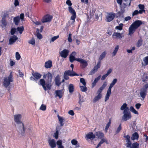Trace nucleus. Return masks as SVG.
Instances as JSON below:
<instances>
[{
    "instance_id": "13",
    "label": "nucleus",
    "mask_w": 148,
    "mask_h": 148,
    "mask_svg": "<svg viewBox=\"0 0 148 148\" xmlns=\"http://www.w3.org/2000/svg\"><path fill=\"white\" fill-rule=\"evenodd\" d=\"M77 61L80 62L82 64V68H85L88 65L86 61L83 59L79 58L78 60H77Z\"/></svg>"
},
{
    "instance_id": "1",
    "label": "nucleus",
    "mask_w": 148,
    "mask_h": 148,
    "mask_svg": "<svg viewBox=\"0 0 148 148\" xmlns=\"http://www.w3.org/2000/svg\"><path fill=\"white\" fill-rule=\"evenodd\" d=\"M53 76L50 74H49L48 79L46 83L45 81L43 79H41L39 81L40 84L41 85L44 90L46 91L47 89L50 90L51 89L52 85L51 84Z\"/></svg>"
},
{
    "instance_id": "63",
    "label": "nucleus",
    "mask_w": 148,
    "mask_h": 148,
    "mask_svg": "<svg viewBox=\"0 0 148 148\" xmlns=\"http://www.w3.org/2000/svg\"><path fill=\"white\" fill-rule=\"evenodd\" d=\"M62 141L61 140H59L57 141L56 142L57 145L59 146H62Z\"/></svg>"
},
{
    "instance_id": "41",
    "label": "nucleus",
    "mask_w": 148,
    "mask_h": 148,
    "mask_svg": "<svg viewBox=\"0 0 148 148\" xmlns=\"http://www.w3.org/2000/svg\"><path fill=\"white\" fill-rule=\"evenodd\" d=\"M79 102H78V103L80 104V105H81L82 104V102H83L84 101V99H83V97H82L81 96V95H79Z\"/></svg>"
},
{
    "instance_id": "24",
    "label": "nucleus",
    "mask_w": 148,
    "mask_h": 148,
    "mask_svg": "<svg viewBox=\"0 0 148 148\" xmlns=\"http://www.w3.org/2000/svg\"><path fill=\"white\" fill-rule=\"evenodd\" d=\"M98 95L96 96L93 99V103H96L97 101H98L99 100L101 99L102 97V94H100L99 93H97Z\"/></svg>"
},
{
    "instance_id": "34",
    "label": "nucleus",
    "mask_w": 148,
    "mask_h": 148,
    "mask_svg": "<svg viewBox=\"0 0 148 148\" xmlns=\"http://www.w3.org/2000/svg\"><path fill=\"white\" fill-rule=\"evenodd\" d=\"M36 32H37V38L39 39H42V36L41 34L39 33V29L38 28H37V29Z\"/></svg>"
},
{
    "instance_id": "61",
    "label": "nucleus",
    "mask_w": 148,
    "mask_h": 148,
    "mask_svg": "<svg viewBox=\"0 0 148 148\" xmlns=\"http://www.w3.org/2000/svg\"><path fill=\"white\" fill-rule=\"evenodd\" d=\"M138 7L140 10H144L145 6L143 5L139 4L138 5Z\"/></svg>"
},
{
    "instance_id": "40",
    "label": "nucleus",
    "mask_w": 148,
    "mask_h": 148,
    "mask_svg": "<svg viewBox=\"0 0 148 148\" xmlns=\"http://www.w3.org/2000/svg\"><path fill=\"white\" fill-rule=\"evenodd\" d=\"M105 140L104 138H102L99 143L97 145L96 148H98L99 146H100L101 144H102L103 143L105 142Z\"/></svg>"
},
{
    "instance_id": "6",
    "label": "nucleus",
    "mask_w": 148,
    "mask_h": 148,
    "mask_svg": "<svg viewBox=\"0 0 148 148\" xmlns=\"http://www.w3.org/2000/svg\"><path fill=\"white\" fill-rule=\"evenodd\" d=\"M24 14L23 13H21L20 16H17L15 17L14 18L13 22L16 25H18L19 23L20 19H21L22 21H23L24 20Z\"/></svg>"
},
{
    "instance_id": "26",
    "label": "nucleus",
    "mask_w": 148,
    "mask_h": 148,
    "mask_svg": "<svg viewBox=\"0 0 148 148\" xmlns=\"http://www.w3.org/2000/svg\"><path fill=\"white\" fill-rule=\"evenodd\" d=\"M95 135L92 132H90L86 135V138L88 139H93L95 138Z\"/></svg>"
},
{
    "instance_id": "49",
    "label": "nucleus",
    "mask_w": 148,
    "mask_h": 148,
    "mask_svg": "<svg viewBox=\"0 0 148 148\" xmlns=\"http://www.w3.org/2000/svg\"><path fill=\"white\" fill-rule=\"evenodd\" d=\"M111 94L107 92V93L105 96V101H106L109 99Z\"/></svg>"
},
{
    "instance_id": "11",
    "label": "nucleus",
    "mask_w": 148,
    "mask_h": 148,
    "mask_svg": "<svg viewBox=\"0 0 148 148\" xmlns=\"http://www.w3.org/2000/svg\"><path fill=\"white\" fill-rule=\"evenodd\" d=\"M75 52L73 51L72 52V53L69 56V61L73 63L74 60H76L77 61V60H78L79 58H75Z\"/></svg>"
},
{
    "instance_id": "60",
    "label": "nucleus",
    "mask_w": 148,
    "mask_h": 148,
    "mask_svg": "<svg viewBox=\"0 0 148 148\" xmlns=\"http://www.w3.org/2000/svg\"><path fill=\"white\" fill-rule=\"evenodd\" d=\"M72 34H69V37L68 38V41L70 42H72V39L71 38V36Z\"/></svg>"
},
{
    "instance_id": "53",
    "label": "nucleus",
    "mask_w": 148,
    "mask_h": 148,
    "mask_svg": "<svg viewBox=\"0 0 148 148\" xmlns=\"http://www.w3.org/2000/svg\"><path fill=\"white\" fill-rule=\"evenodd\" d=\"M124 137L126 139L127 143L131 142L130 139V137L129 135L124 136Z\"/></svg>"
},
{
    "instance_id": "15",
    "label": "nucleus",
    "mask_w": 148,
    "mask_h": 148,
    "mask_svg": "<svg viewBox=\"0 0 148 148\" xmlns=\"http://www.w3.org/2000/svg\"><path fill=\"white\" fill-rule=\"evenodd\" d=\"M101 65L98 64H97L95 66L93 69L90 72L89 75H92L94 74L98 70V69L99 68Z\"/></svg>"
},
{
    "instance_id": "37",
    "label": "nucleus",
    "mask_w": 148,
    "mask_h": 148,
    "mask_svg": "<svg viewBox=\"0 0 148 148\" xmlns=\"http://www.w3.org/2000/svg\"><path fill=\"white\" fill-rule=\"evenodd\" d=\"M24 29V28L23 26H21V27H18L17 28V30L19 32L20 34H21L22 32L23 31Z\"/></svg>"
},
{
    "instance_id": "20",
    "label": "nucleus",
    "mask_w": 148,
    "mask_h": 148,
    "mask_svg": "<svg viewBox=\"0 0 148 148\" xmlns=\"http://www.w3.org/2000/svg\"><path fill=\"white\" fill-rule=\"evenodd\" d=\"M60 78L59 75H57L55 78V84L58 86H59L61 84L60 82Z\"/></svg>"
},
{
    "instance_id": "47",
    "label": "nucleus",
    "mask_w": 148,
    "mask_h": 148,
    "mask_svg": "<svg viewBox=\"0 0 148 148\" xmlns=\"http://www.w3.org/2000/svg\"><path fill=\"white\" fill-rule=\"evenodd\" d=\"M28 42L29 44L32 45H34L35 44V41L34 39L33 38H32L31 40L28 41Z\"/></svg>"
},
{
    "instance_id": "32",
    "label": "nucleus",
    "mask_w": 148,
    "mask_h": 148,
    "mask_svg": "<svg viewBox=\"0 0 148 148\" xmlns=\"http://www.w3.org/2000/svg\"><path fill=\"white\" fill-rule=\"evenodd\" d=\"M111 119H110L109 120V122L107 124L106 127L105 129V131L106 132H107L108 131V130L110 127V124H111Z\"/></svg>"
},
{
    "instance_id": "55",
    "label": "nucleus",
    "mask_w": 148,
    "mask_h": 148,
    "mask_svg": "<svg viewBox=\"0 0 148 148\" xmlns=\"http://www.w3.org/2000/svg\"><path fill=\"white\" fill-rule=\"evenodd\" d=\"M16 58L17 60H20L21 58V56L18 52L16 53Z\"/></svg>"
},
{
    "instance_id": "7",
    "label": "nucleus",
    "mask_w": 148,
    "mask_h": 148,
    "mask_svg": "<svg viewBox=\"0 0 148 148\" xmlns=\"http://www.w3.org/2000/svg\"><path fill=\"white\" fill-rule=\"evenodd\" d=\"M123 115L122 118V120L123 121H126L129 120L132 117V115L130 112L129 111L123 112Z\"/></svg>"
},
{
    "instance_id": "64",
    "label": "nucleus",
    "mask_w": 148,
    "mask_h": 148,
    "mask_svg": "<svg viewBox=\"0 0 148 148\" xmlns=\"http://www.w3.org/2000/svg\"><path fill=\"white\" fill-rule=\"evenodd\" d=\"M141 106V104L140 103H136V104L135 107H136V108L137 109H138L140 108Z\"/></svg>"
},
{
    "instance_id": "17",
    "label": "nucleus",
    "mask_w": 148,
    "mask_h": 148,
    "mask_svg": "<svg viewBox=\"0 0 148 148\" xmlns=\"http://www.w3.org/2000/svg\"><path fill=\"white\" fill-rule=\"evenodd\" d=\"M48 143L51 148H54L56 147V144L55 140L54 139H51V138H49Z\"/></svg>"
},
{
    "instance_id": "56",
    "label": "nucleus",
    "mask_w": 148,
    "mask_h": 148,
    "mask_svg": "<svg viewBox=\"0 0 148 148\" xmlns=\"http://www.w3.org/2000/svg\"><path fill=\"white\" fill-rule=\"evenodd\" d=\"M121 124H120L119 125L118 127L117 128V129L116 132V134H117L118 133H119L120 132V130H121Z\"/></svg>"
},
{
    "instance_id": "12",
    "label": "nucleus",
    "mask_w": 148,
    "mask_h": 148,
    "mask_svg": "<svg viewBox=\"0 0 148 148\" xmlns=\"http://www.w3.org/2000/svg\"><path fill=\"white\" fill-rule=\"evenodd\" d=\"M69 51L66 49H64L60 53V56L62 58H65L68 55Z\"/></svg>"
},
{
    "instance_id": "30",
    "label": "nucleus",
    "mask_w": 148,
    "mask_h": 148,
    "mask_svg": "<svg viewBox=\"0 0 148 148\" xmlns=\"http://www.w3.org/2000/svg\"><path fill=\"white\" fill-rule=\"evenodd\" d=\"M68 89L70 93H73L74 90V87L73 85L71 84H69V86Z\"/></svg>"
},
{
    "instance_id": "36",
    "label": "nucleus",
    "mask_w": 148,
    "mask_h": 148,
    "mask_svg": "<svg viewBox=\"0 0 148 148\" xmlns=\"http://www.w3.org/2000/svg\"><path fill=\"white\" fill-rule=\"evenodd\" d=\"M56 132L54 133V137L56 139H58V135H59V131L58 130V127H56Z\"/></svg>"
},
{
    "instance_id": "5",
    "label": "nucleus",
    "mask_w": 148,
    "mask_h": 148,
    "mask_svg": "<svg viewBox=\"0 0 148 148\" xmlns=\"http://www.w3.org/2000/svg\"><path fill=\"white\" fill-rule=\"evenodd\" d=\"M14 120L17 124V129L22 126H23L24 124L22 122L20 121L21 118V115L20 114H18L14 116Z\"/></svg>"
},
{
    "instance_id": "10",
    "label": "nucleus",
    "mask_w": 148,
    "mask_h": 148,
    "mask_svg": "<svg viewBox=\"0 0 148 148\" xmlns=\"http://www.w3.org/2000/svg\"><path fill=\"white\" fill-rule=\"evenodd\" d=\"M64 73L68 76L73 77L75 76H79V75L74 72L73 70H69L65 71Z\"/></svg>"
},
{
    "instance_id": "42",
    "label": "nucleus",
    "mask_w": 148,
    "mask_h": 148,
    "mask_svg": "<svg viewBox=\"0 0 148 148\" xmlns=\"http://www.w3.org/2000/svg\"><path fill=\"white\" fill-rule=\"evenodd\" d=\"M143 61L145 63V65L146 66L148 65V56L145 57L143 59Z\"/></svg>"
},
{
    "instance_id": "21",
    "label": "nucleus",
    "mask_w": 148,
    "mask_h": 148,
    "mask_svg": "<svg viewBox=\"0 0 148 148\" xmlns=\"http://www.w3.org/2000/svg\"><path fill=\"white\" fill-rule=\"evenodd\" d=\"M112 36L114 38L121 39L122 38V36L121 33L118 32H114Z\"/></svg>"
},
{
    "instance_id": "28",
    "label": "nucleus",
    "mask_w": 148,
    "mask_h": 148,
    "mask_svg": "<svg viewBox=\"0 0 148 148\" xmlns=\"http://www.w3.org/2000/svg\"><path fill=\"white\" fill-rule=\"evenodd\" d=\"M139 138V135L137 132H135L132 135L131 137V139L133 140L135 139H138Z\"/></svg>"
},
{
    "instance_id": "2",
    "label": "nucleus",
    "mask_w": 148,
    "mask_h": 148,
    "mask_svg": "<svg viewBox=\"0 0 148 148\" xmlns=\"http://www.w3.org/2000/svg\"><path fill=\"white\" fill-rule=\"evenodd\" d=\"M32 128L31 127H25L24 125L23 126L20 127L17 131L22 136H25L26 134H27L31 135L32 133Z\"/></svg>"
},
{
    "instance_id": "58",
    "label": "nucleus",
    "mask_w": 148,
    "mask_h": 148,
    "mask_svg": "<svg viewBox=\"0 0 148 148\" xmlns=\"http://www.w3.org/2000/svg\"><path fill=\"white\" fill-rule=\"evenodd\" d=\"M59 37V36L58 35L56 36H54L53 37H52L51 39V40L50 41V42L51 43V41L54 42L55 40H56L57 39H58Z\"/></svg>"
},
{
    "instance_id": "25",
    "label": "nucleus",
    "mask_w": 148,
    "mask_h": 148,
    "mask_svg": "<svg viewBox=\"0 0 148 148\" xmlns=\"http://www.w3.org/2000/svg\"><path fill=\"white\" fill-rule=\"evenodd\" d=\"M52 66V62L51 60H48L45 63V66L46 68H50Z\"/></svg>"
},
{
    "instance_id": "39",
    "label": "nucleus",
    "mask_w": 148,
    "mask_h": 148,
    "mask_svg": "<svg viewBox=\"0 0 148 148\" xmlns=\"http://www.w3.org/2000/svg\"><path fill=\"white\" fill-rule=\"evenodd\" d=\"M101 14L100 13L99 11H97L96 12L95 16V18L96 20H97L98 19L99 16H100Z\"/></svg>"
},
{
    "instance_id": "4",
    "label": "nucleus",
    "mask_w": 148,
    "mask_h": 148,
    "mask_svg": "<svg viewBox=\"0 0 148 148\" xmlns=\"http://www.w3.org/2000/svg\"><path fill=\"white\" fill-rule=\"evenodd\" d=\"M3 84L4 87L7 88L10 86L11 82L14 81L13 77L12 72H11L8 77H4L3 79Z\"/></svg>"
},
{
    "instance_id": "45",
    "label": "nucleus",
    "mask_w": 148,
    "mask_h": 148,
    "mask_svg": "<svg viewBox=\"0 0 148 148\" xmlns=\"http://www.w3.org/2000/svg\"><path fill=\"white\" fill-rule=\"evenodd\" d=\"M107 82L106 81H105L103 83V85H102L101 87L100 88L103 90L107 86Z\"/></svg>"
},
{
    "instance_id": "57",
    "label": "nucleus",
    "mask_w": 148,
    "mask_h": 148,
    "mask_svg": "<svg viewBox=\"0 0 148 148\" xmlns=\"http://www.w3.org/2000/svg\"><path fill=\"white\" fill-rule=\"evenodd\" d=\"M71 143L73 145H77V143H78V141L74 139L71 140Z\"/></svg>"
},
{
    "instance_id": "31",
    "label": "nucleus",
    "mask_w": 148,
    "mask_h": 148,
    "mask_svg": "<svg viewBox=\"0 0 148 148\" xmlns=\"http://www.w3.org/2000/svg\"><path fill=\"white\" fill-rule=\"evenodd\" d=\"M57 116L58 118L59 121L60 122V125L61 126H63L64 124V123H63L64 119H63L59 115H58Z\"/></svg>"
},
{
    "instance_id": "54",
    "label": "nucleus",
    "mask_w": 148,
    "mask_h": 148,
    "mask_svg": "<svg viewBox=\"0 0 148 148\" xmlns=\"http://www.w3.org/2000/svg\"><path fill=\"white\" fill-rule=\"evenodd\" d=\"M142 40H138L137 43V46L139 47L142 45Z\"/></svg>"
},
{
    "instance_id": "46",
    "label": "nucleus",
    "mask_w": 148,
    "mask_h": 148,
    "mask_svg": "<svg viewBox=\"0 0 148 148\" xmlns=\"http://www.w3.org/2000/svg\"><path fill=\"white\" fill-rule=\"evenodd\" d=\"M107 82L106 81H105L103 83V85H102L101 87L100 88L103 90L107 86Z\"/></svg>"
},
{
    "instance_id": "9",
    "label": "nucleus",
    "mask_w": 148,
    "mask_h": 148,
    "mask_svg": "<svg viewBox=\"0 0 148 148\" xmlns=\"http://www.w3.org/2000/svg\"><path fill=\"white\" fill-rule=\"evenodd\" d=\"M53 17L52 16L49 14H47L45 16L42 20V23L50 22L51 20Z\"/></svg>"
},
{
    "instance_id": "48",
    "label": "nucleus",
    "mask_w": 148,
    "mask_h": 148,
    "mask_svg": "<svg viewBox=\"0 0 148 148\" xmlns=\"http://www.w3.org/2000/svg\"><path fill=\"white\" fill-rule=\"evenodd\" d=\"M117 81V79L115 78L114 79L113 81H112L111 83L110 84V85L113 87V86L116 83Z\"/></svg>"
},
{
    "instance_id": "62",
    "label": "nucleus",
    "mask_w": 148,
    "mask_h": 148,
    "mask_svg": "<svg viewBox=\"0 0 148 148\" xmlns=\"http://www.w3.org/2000/svg\"><path fill=\"white\" fill-rule=\"evenodd\" d=\"M113 87L111 85H110L109 88L107 92L109 93H111V88Z\"/></svg>"
},
{
    "instance_id": "23",
    "label": "nucleus",
    "mask_w": 148,
    "mask_h": 148,
    "mask_svg": "<svg viewBox=\"0 0 148 148\" xmlns=\"http://www.w3.org/2000/svg\"><path fill=\"white\" fill-rule=\"evenodd\" d=\"M55 92L56 93V95H55V97H58L60 99L62 97V94L61 90H56L55 91Z\"/></svg>"
},
{
    "instance_id": "52",
    "label": "nucleus",
    "mask_w": 148,
    "mask_h": 148,
    "mask_svg": "<svg viewBox=\"0 0 148 148\" xmlns=\"http://www.w3.org/2000/svg\"><path fill=\"white\" fill-rule=\"evenodd\" d=\"M1 23L4 26H5L7 25V23L6 19H2L1 20Z\"/></svg>"
},
{
    "instance_id": "18",
    "label": "nucleus",
    "mask_w": 148,
    "mask_h": 148,
    "mask_svg": "<svg viewBox=\"0 0 148 148\" xmlns=\"http://www.w3.org/2000/svg\"><path fill=\"white\" fill-rule=\"evenodd\" d=\"M106 51H104L100 55L99 58V60L98 62L97 63L98 64H99L101 65V60H102L103 58H104L105 56L106 55Z\"/></svg>"
},
{
    "instance_id": "16",
    "label": "nucleus",
    "mask_w": 148,
    "mask_h": 148,
    "mask_svg": "<svg viewBox=\"0 0 148 148\" xmlns=\"http://www.w3.org/2000/svg\"><path fill=\"white\" fill-rule=\"evenodd\" d=\"M32 73L33 76L36 80H38L40 79L42 76L40 73L37 72H34L33 70L32 71Z\"/></svg>"
},
{
    "instance_id": "43",
    "label": "nucleus",
    "mask_w": 148,
    "mask_h": 148,
    "mask_svg": "<svg viewBox=\"0 0 148 148\" xmlns=\"http://www.w3.org/2000/svg\"><path fill=\"white\" fill-rule=\"evenodd\" d=\"M80 87L81 88V90L82 92H86L87 90V88L85 86H80Z\"/></svg>"
},
{
    "instance_id": "27",
    "label": "nucleus",
    "mask_w": 148,
    "mask_h": 148,
    "mask_svg": "<svg viewBox=\"0 0 148 148\" xmlns=\"http://www.w3.org/2000/svg\"><path fill=\"white\" fill-rule=\"evenodd\" d=\"M96 135L98 138L100 139L102 138L104 136V134L101 132H96Z\"/></svg>"
},
{
    "instance_id": "19",
    "label": "nucleus",
    "mask_w": 148,
    "mask_h": 148,
    "mask_svg": "<svg viewBox=\"0 0 148 148\" xmlns=\"http://www.w3.org/2000/svg\"><path fill=\"white\" fill-rule=\"evenodd\" d=\"M147 93V91L146 90H145L144 89H141L140 94L141 97L143 98V100L144 99Z\"/></svg>"
},
{
    "instance_id": "14",
    "label": "nucleus",
    "mask_w": 148,
    "mask_h": 148,
    "mask_svg": "<svg viewBox=\"0 0 148 148\" xmlns=\"http://www.w3.org/2000/svg\"><path fill=\"white\" fill-rule=\"evenodd\" d=\"M18 37L15 35L12 36L9 40V45H12L18 39Z\"/></svg>"
},
{
    "instance_id": "50",
    "label": "nucleus",
    "mask_w": 148,
    "mask_h": 148,
    "mask_svg": "<svg viewBox=\"0 0 148 148\" xmlns=\"http://www.w3.org/2000/svg\"><path fill=\"white\" fill-rule=\"evenodd\" d=\"M80 82L84 86H86V82L85 79L84 78H81L80 79Z\"/></svg>"
},
{
    "instance_id": "29",
    "label": "nucleus",
    "mask_w": 148,
    "mask_h": 148,
    "mask_svg": "<svg viewBox=\"0 0 148 148\" xmlns=\"http://www.w3.org/2000/svg\"><path fill=\"white\" fill-rule=\"evenodd\" d=\"M101 77V76L100 75L99 76L97 77L94 80L92 84V87L93 88L94 87L95 85L97 83L98 81L100 79Z\"/></svg>"
},
{
    "instance_id": "59",
    "label": "nucleus",
    "mask_w": 148,
    "mask_h": 148,
    "mask_svg": "<svg viewBox=\"0 0 148 148\" xmlns=\"http://www.w3.org/2000/svg\"><path fill=\"white\" fill-rule=\"evenodd\" d=\"M16 29L15 28H12L10 31V33L11 35H13L15 34V32H16Z\"/></svg>"
},
{
    "instance_id": "22",
    "label": "nucleus",
    "mask_w": 148,
    "mask_h": 148,
    "mask_svg": "<svg viewBox=\"0 0 148 148\" xmlns=\"http://www.w3.org/2000/svg\"><path fill=\"white\" fill-rule=\"evenodd\" d=\"M120 109L123 110H124L123 112H125L129 111V108L127 106V104L126 103H124L121 106Z\"/></svg>"
},
{
    "instance_id": "8",
    "label": "nucleus",
    "mask_w": 148,
    "mask_h": 148,
    "mask_svg": "<svg viewBox=\"0 0 148 148\" xmlns=\"http://www.w3.org/2000/svg\"><path fill=\"white\" fill-rule=\"evenodd\" d=\"M116 14L114 13H109L106 16V21L107 22H110L112 21L115 18Z\"/></svg>"
},
{
    "instance_id": "33",
    "label": "nucleus",
    "mask_w": 148,
    "mask_h": 148,
    "mask_svg": "<svg viewBox=\"0 0 148 148\" xmlns=\"http://www.w3.org/2000/svg\"><path fill=\"white\" fill-rule=\"evenodd\" d=\"M68 9L69 12L72 14H76L75 10L71 6H69L68 7Z\"/></svg>"
},
{
    "instance_id": "35",
    "label": "nucleus",
    "mask_w": 148,
    "mask_h": 148,
    "mask_svg": "<svg viewBox=\"0 0 148 148\" xmlns=\"http://www.w3.org/2000/svg\"><path fill=\"white\" fill-rule=\"evenodd\" d=\"M119 48V46L116 45L115 47V49L113 51V52L112 53V54L113 56H114L115 55L118 50Z\"/></svg>"
},
{
    "instance_id": "51",
    "label": "nucleus",
    "mask_w": 148,
    "mask_h": 148,
    "mask_svg": "<svg viewBox=\"0 0 148 148\" xmlns=\"http://www.w3.org/2000/svg\"><path fill=\"white\" fill-rule=\"evenodd\" d=\"M40 109L43 111H45L46 109V106L45 105L42 104L40 107Z\"/></svg>"
},
{
    "instance_id": "38",
    "label": "nucleus",
    "mask_w": 148,
    "mask_h": 148,
    "mask_svg": "<svg viewBox=\"0 0 148 148\" xmlns=\"http://www.w3.org/2000/svg\"><path fill=\"white\" fill-rule=\"evenodd\" d=\"M142 81L145 82L147 81L148 80V76L146 75H144L143 77L142 78Z\"/></svg>"
},
{
    "instance_id": "3",
    "label": "nucleus",
    "mask_w": 148,
    "mask_h": 148,
    "mask_svg": "<svg viewBox=\"0 0 148 148\" xmlns=\"http://www.w3.org/2000/svg\"><path fill=\"white\" fill-rule=\"evenodd\" d=\"M143 24L140 20H137L133 22L131 25L129 29V34L131 35L135 31V30Z\"/></svg>"
},
{
    "instance_id": "44",
    "label": "nucleus",
    "mask_w": 148,
    "mask_h": 148,
    "mask_svg": "<svg viewBox=\"0 0 148 148\" xmlns=\"http://www.w3.org/2000/svg\"><path fill=\"white\" fill-rule=\"evenodd\" d=\"M123 24L122 23H120L119 24V26H117L115 27L116 29H119V30H121L122 29V27Z\"/></svg>"
}]
</instances>
